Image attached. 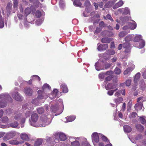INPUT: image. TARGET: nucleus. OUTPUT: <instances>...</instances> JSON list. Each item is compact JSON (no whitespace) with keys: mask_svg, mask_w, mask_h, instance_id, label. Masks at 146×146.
Here are the masks:
<instances>
[{"mask_svg":"<svg viewBox=\"0 0 146 146\" xmlns=\"http://www.w3.org/2000/svg\"><path fill=\"white\" fill-rule=\"evenodd\" d=\"M37 111L38 113L39 114L44 113V114L43 115H45L47 117H48V115H50V117H52L51 115L49 114L50 112L48 110V105H45L44 108H41L37 109Z\"/></svg>","mask_w":146,"mask_h":146,"instance_id":"nucleus-4","label":"nucleus"},{"mask_svg":"<svg viewBox=\"0 0 146 146\" xmlns=\"http://www.w3.org/2000/svg\"><path fill=\"white\" fill-rule=\"evenodd\" d=\"M13 1L14 5L13 7H14L15 8H17L18 3V0H13Z\"/></svg>","mask_w":146,"mask_h":146,"instance_id":"nucleus-60","label":"nucleus"},{"mask_svg":"<svg viewBox=\"0 0 146 146\" xmlns=\"http://www.w3.org/2000/svg\"><path fill=\"white\" fill-rule=\"evenodd\" d=\"M115 53V51L114 50H109L102 55L105 57L104 58L105 59L110 58L109 57V56L111 55H113Z\"/></svg>","mask_w":146,"mask_h":146,"instance_id":"nucleus-15","label":"nucleus"},{"mask_svg":"<svg viewBox=\"0 0 146 146\" xmlns=\"http://www.w3.org/2000/svg\"><path fill=\"white\" fill-rule=\"evenodd\" d=\"M136 127L137 130L140 132H141L143 131L144 129L143 126L140 124H138L137 125H136Z\"/></svg>","mask_w":146,"mask_h":146,"instance_id":"nucleus-38","label":"nucleus"},{"mask_svg":"<svg viewBox=\"0 0 146 146\" xmlns=\"http://www.w3.org/2000/svg\"><path fill=\"white\" fill-rule=\"evenodd\" d=\"M112 39L108 38H104L102 39L101 42L104 43H109L111 41Z\"/></svg>","mask_w":146,"mask_h":146,"instance_id":"nucleus-33","label":"nucleus"},{"mask_svg":"<svg viewBox=\"0 0 146 146\" xmlns=\"http://www.w3.org/2000/svg\"><path fill=\"white\" fill-rule=\"evenodd\" d=\"M31 78H32L33 80H37L38 81H39L40 80V78L38 76L36 75H34L31 77Z\"/></svg>","mask_w":146,"mask_h":146,"instance_id":"nucleus-51","label":"nucleus"},{"mask_svg":"<svg viewBox=\"0 0 146 146\" xmlns=\"http://www.w3.org/2000/svg\"><path fill=\"white\" fill-rule=\"evenodd\" d=\"M59 5L60 8L63 9L65 7V4L64 0H60L59 2Z\"/></svg>","mask_w":146,"mask_h":146,"instance_id":"nucleus-43","label":"nucleus"},{"mask_svg":"<svg viewBox=\"0 0 146 146\" xmlns=\"http://www.w3.org/2000/svg\"><path fill=\"white\" fill-rule=\"evenodd\" d=\"M43 19H39L37 20L36 22V24L38 25H40L42 23L43 21Z\"/></svg>","mask_w":146,"mask_h":146,"instance_id":"nucleus-50","label":"nucleus"},{"mask_svg":"<svg viewBox=\"0 0 146 146\" xmlns=\"http://www.w3.org/2000/svg\"><path fill=\"white\" fill-rule=\"evenodd\" d=\"M58 91L56 89H54L51 95L49 97L50 98L52 99H53L55 98L57 96V94L58 93Z\"/></svg>","mask_w":146,"mask_h":146,"instance_id":"nucleus-22","label":"nucleus"},{"mask_svg":"<svg viewBox=\"0 0 146 146\" xmlns=\"http://www.w3.org/2000/svg\"><path fill=\"white\" fill-rule=\"evenodd\" d=\"M63 108V104L62 100L59 99L57 103L55 105H52L51 107V112L55 113V115H57L60 114L62 111Z\"/></svg>","mask_w":146,"mask_h":146,"instance_id":"nucleus-3","label":"nucleus"},{"mask_svg":"<svg viewBox=\"0 0 146 146\" xmlns=\"http://www.w3.org/2000/svg\"><path fill=\"white\" fill-rule=\"evenodd\" d=\"M128 32L126 31H123L120 32L119 34V36L120 37H123L128 33Z\"/></svg>","mask_w":146,"mask_h":146,"instance_id":"nucleus-45","label":"nucleus"},{"mask_svg":"<svg viewBox=\"0 0 146 146\" xmlns=\"http://www.w3.org/2000/svg\"><path fill=\"white\" fill-rule=\"evenodd\" d=\"M36 16L38 18L40 17L41 15V13L39 11H37L35 13Z\"/></svg>","mask_w":146,"mask_h":146,"instance_id":"nucleus-62","label":"nucleus"},{"mask_svg":"<svg viewBox=\"0 0 146 146\" xmlns=\"http://www.w3.org/2000/svg\"><path fill=\"white\" fill-rule=\"evenodd\" d=\"M99 25L102 28L106 26L104 23L103 21L100 22L99 23Z\"/></svg>","mask_w":146,"mask_h":146,"instance_id":"nucleus-64","label":"nucleus"},{"mask_svg":"<svg viewBox=\"0 0 146 146\" xmlns=\"http://www.w3.org/2000/svg\"><path fill=\"white\" fill-rule=\"evenodd\" d=\"M114 4L113 1H108L104 6L105 8H109L111 7Z\"/></svg>","mask_w":146,"mask_h":146,"instance_id":"nucleus-35","label":"nucleus"},{"mask_svg":"<svg viewBox=\"0 0 146 146\" xmlns=\"http://www.w3.org/2000/svg\"><path fill=\"white\" fill-rule=\"evenodd\" d=\"M9 126L13 128H19L20 127H19V123L17 121H15L13 123H12L9 124V126Z\"/></svg>","mask_w":146,"mask_h":146,"instance_id":"nucleus-29","label":"nucleus"},{"mask_svg":"<svg viewBox=\"0 0 146 146\" xmlns=\"http://www.w3.org/2000/svg\"><path fill=\"white\" fill-rule=\"evenodd\" d=\"M90 11H88V9H86V11L83 13V15L84 17H87L89 15V13H90Z\"/></svg>","mask_w":146,"mask_h":146,"instance_id":"nucleus-57","label":"nucleus"},{"mask_svg":"<svg viewBox=\"0 0 146 146\" xmlns=\"http://www.w3.org/2000/svg\"><path fill=\"white\" fill-rule=\"evenodd\" d=\"M0 99L6 100L10 101H12V99L7 93H3L0 94Z\"/></svg>","mask_w":146,"mask_h":146,"instance_id":"nucleus-16","label":"nucleus"},{"mask_svg":"<svg viewBox=\"0 0 146 146\" xmlns=\"http://www.w3.org/2000/svg\"><path fill=\"white\" fill-rule=\"evenodd\" d=\"M24 90V92L26 95L28 96H31L32 95L33 90L30 88H26Z\"/></svg>","mask_w":146,"mask_h":146,"instance_id":"nucleus-23","label":"nucleus"},{"mask_svg":"<svg viewBox=\"0 0 146 146\" xmlns=\"http://www.w3.org/2000/svg\"><path fill=\"white\" fill-rule=\"evenodd\" d=\"M123 47L125 49V53H129L131 51V47L129 43L126 42L123 44Z\"/></svg>","mask_w":146,"mask_h":146,"instance_id":"nucleus-17","label":"nucleus"},{"mask_svg":"<svg viewBox=\"0 0 146 146\" xmlns=\"http://www.w3.org/2000/svg\"><path fill=\"white\" fill-rule=\"evenodd\" d=\"M76 139L79 140L80 142V146H90V145L86 138L80 137L76 138Z\"/></svg>","mask_w":146,"mask_h":146,"instance_id":"nucleus-12","label":"nucleus"},{"mask_svg":"<svg viewBox=\"0 0 146 146\" xmlns=\"http://www.w3.org/2000/svg\"><path fill=\"white\" fill-rule=\"evenodd\" d=\"M100 133H98L96 132L94 133L92 135V139L93 143L94 146L97 145V143L99 141V137Z\"/></svg>","mask_w":146,"mask_h":146,"instance_id":"nucleus-10","label":"nucleus"},{"mask_svg":"<svg viewBox=\"0 0 146 146\" xmlns=\"http://www.w3.org/2000/svg\"><path fill=\"white\" fill-rule=\"evenodd\" d=\"M31 12V9L29 8H27L25 11V15L27 17Z\"/></svg>","mask_w":146,"mask_h":146,"instance_id":"nucleus-46","label":"nucleus"},{"mask_svg":"<svg viewBox=\"0 0 146 146\" xmlns=\"http://www.w3.org/2000/svg\"><path fill=\"white\" fill-rule=\"evenodd\" d=\"M145 117L144 116L140 117L139 118V121L143 124H146V120L145 119Z\"/></svg>","mask_w":146,"mask_h":146,"instance_id":"nucleus-36","label":"nucleus"},{"mask_svg":"<svg viewBox=\"0 0 146 146\" xmlns=\"http://www.w3.org/2000/svg\"><path fill=\"white\" fill-rule=\"evenodd\" d=\"M16 132L15 131H11L8 133L4 137L3 140L5 141L13 137L16 135Z\"/></svg>","mask_w":146,"mask_h":146,"instance_id":"nucleus-13","label":"nucleus"},{"mask_svg":"<svg viewBox=\"0 0 146 146\" xmlns=\"http://www.w3.org/2000/svg\"><path fill=\"white\" fill-rule=\"evenodd\" d=\"M22 116L21 113L19 111H17L14 113L13 117L16 120L19 121L22 118Z\"/></svg>","mask_w":146,"mask_h":146,"instance_id":"nucleus-19","label":"nucleus"},{"mask_svg":"<svg viewBox=\"0 0 146 146\" xmlns=\"http://www.w3.org/2000/svg\"><path fill=\"white\" fill-rule=\"evenodd\" d=\"M12 97L16 101H21L23 100V98L17 92H13L12 94Z\"/></svg>","mask_w":146,"mask_h":146,"instance_id":"nucleus-14","label":"nucleus"},{"mask_svg":"<svg viewBox=\"0 0 146 146\" xmlns=\"http://www.w3.org/2000/svg\"><path fill=\"white\" fill-rule=\"evenodd\" d=\"M141 42H140L139 46V48H142L145 45V41L143 39L141 40Z\"/></svg>","mask_w":146,"mask_h":146,"instance_id":"nucleus-48","label":"nucleus"},{"mask_svg":"<svg viewBox=\"0 0 146 146\" xmlns=\"http://www.w3.org/2000/svg\"><path fill=\"white\" fill-rule=\"evenodd\" d=\"M112 78V76H109L106 78V81L104 82V84H106L107 81H110L111 79Z\"/></svg>","mask_w":146,"mask_h":146,"instance_id":"nucleus-54","label":"nucleus"},{"mask_svg":"<svg viewBox=\"0 0 146 146\" xmlns=\"http://www.w3.org/2000/svg\"><path fill=\"white\" fill-rule=\"evenodd\" d=\"M123 128L124 131L125 133H129L131 131V128L128 125H125Z\"/></svg>","mask_w":146,"mask_h":146,"instance_id":"nucleus-34","label":"nucleus"},{"mask_svg":"<svg viewBox=\"0 0 146 146\" xmlns=\"http://www.w3.org/2000/svg\"><path fill=\"white\" fill-rule=\"evenodd\" d=\"M123 100V98L121 97H119L116 99H113V101L116 104V106L117 107L118 105L121 103Z\"/></svg>","mask_w":146,"mask_h":146,"instance_id":"nucleus-30","label":"nucleus"},{"mask_svg":"<svg viewBox=\"0 0 146 146\" xmlns=\"http://www.w3.org/2000/svg\"><path fill=\"white\" fill-rule=\"evenodd\" d=\"M123 4V1L121 0H120L118 3H116L113 7V8L114 9H116L119 7L121 6Z\"/></svg>","mask_w":146,"mask_h":146,"instance_id":"nucleus-25","label":"nucleus"},{"mask_svg":"<svg viewBox=\"0 0 146 146\" xmlns=\"http://www.w3.org/2000/svg\"><path fill=\"white\" fill-rule=\"evenodd\" d=\"M90 1L88 0L86 1L84 3V6L86 7H88L90 6Z\"/></svg>","mask_w":146,"mask_h":146,"instance_id":"nucleus-61","label":"nucleus"},{"mask_svg":"<svg viewBox=\"0 0 146 146\" xmlns=\"http://www.w3.org/2000/svg\"><path fill=\"white\" fill-rule=\"evenodd\" d=\"M129 13L130 11L128 8L127 7H125L124 9L123 13L124 14L127 15Z\"/></svg>","mask_w":146,"mask_h":146,"instance_id":"nucleus-58","label":"nucleus"},{"mask_svg":"<svg viewBox=\"0 0 146 146\" xmlns=\"http://www.w3.org/2000/svg\"><path fill=\"white\" fill-rule=\"evenodd\" d=\"M42 139H38L35 141V146H39L42 144Z\"/></svg>","mask_w":146,"mask_h":146,"instance_id":"nucleus-41","label":"nucleus"},{"mask_svg":"<svg viewBox=\"0 0 146 146\" xmlns=\"http://www.w3.org/2000/svg\"><path fill=\"white\" fill-rule=\"evenodd\" d=\"M42 90H39L37 92L38 94L37 98L32 101V103L35 105H39L38 100L47 98L49 96L48 92L51 90V88L47 84H45L42 88Z\"/></svg>","mask_w":146,"mask_h":146,"instance_id":"nucleus-2","label":"nucleus"},{"mask_svg":"<svg viewBox=\"0 0 146 146\" xmlns=\"http://www.w3.org/2000/svg\"><path fill=\"white\" fill-rule=\"evenodd\" d=\"M117 78L113 79L112 83H108L106 86V89L109 90L117 88V87L118 86V84L117 83Z\"/></svg>","mask_w":146,"mask_h":146,"instance_id":"nucleus-5","label":"nucleus"},{"mask_svg":"<svg viewBox=\"0 0 146 146\" xmlns=\"http://www.w3.org/2000/svg\"><path fill=\"white\" fill-rule=\"evenodd\" d=\"M142 39V37L141 35H136L135 36L134 38L133 41L135 42H138Z\"/></svg>","mask_w":146,"mask_h":146,"instance_id":"nucleus-31","label":"nucleus"},{"mask_svg":"<svg viewBox=\"0 0 146 146\" xmlns=\"http://www.w3.org/2000/svg\"><path fill=\"white\" fill-rule=\"evenodd\" d=\"M137 114L135 112H133L129 115V117L131 119H133L137 116Z\"/></svg>","mask_w":146,"mask_h":146,"instance_id":"nucleus-49","label":"nucleus"},{"mask_svg":"<svg viewBox=\"0 0 146 146\" xmlns=\"http://www.w3.org/2000/svg\"><path fill=\"white\" fill-rule=\"evenodd\" d=\"M33 109V106L31 104H26L23 106L22 110H25L26 111L25 115L26 118L30 116L31 112Z\"/></svg>","mask_w":146,"mask_h":146,"instance_id":"nucleus-6","label":"nucleus"},{"mask_svg":"<svg viewBox=\"0 0 146 146\" xmlns=\"http://www.w3.org/2000/svg\"><path fill=\"white\" fill-rule=\"evenodd\" d=\"M113 72L112 71H109L106 72L105 73L106 75H110L112 74H113Z\"/></svg>","mask_w":146,"mask_h":146,"instance_id":"nucleus-63","label":"nucleus"},{"mask_svg":"<svg viewBox=\"0 0 146 146\" xmlns=\"http://www.w3.org/2000/svg\"><path fill=\"white\" fill-rule=\"evenodd\" d=\"M50 115H48L47 117L45 115H42L40 117V124L36 123L38 118V115L36 113H33L31 115V121L30 122L31 125L35 127H44L50 124L51 119L50 118Z\"/></svg>","mask_w":146,"mask_h":146,"instance_id":"nucleus-1","label":"nucleus"},{"mask_svg":"<svg viewBox=\"0 0 146 146\" xmlns=\"http://www.w3.org/2000/svg\"><path fill=\"white\" fill-rule=\"evenodd\" d=\"M133 36L132 35L127 36L125 38V40L126 42L129 41L131 40Z\"/></svg>","mask_w":146,"mask_h":146,"instance_id":"nucleus-52","label":"nucleus"},{"mask_svg":"<svg viewBox=\"0 0 146 146\" xmlns=\"http://www.w3.org/2000/svg\"><path fill=\"white\" fill-rule=\"evenodd\" d=\"M76 118V116L75 115L70 116L64 118L63 121L65 122H72Z\"/></svg>","mask_w":146,"mask_h":146,"instance_id":"nucleus-20","label":"nucleus"},{"mask_svg":"<svg viewBox=\"0 0 146 146\" xmlns=\"http://www.w3.org/2000/svg\"><path fill=\"white\" fill-rule=\"evenodd\" d=\"M131 80L130 79L127 80L125 82V84L126 86H129L131 84Z\"/></svg>","mask_w":146,"mask_h":146,"instance_id":"nucleus-53","label":"nucleus"},{"mask_svg":"<svg viewBox=\"0 0 146 146\" xmlns=\"http://www.w3.org/2000/svg\"><path fill=\"white\" fill-rule=\"evenodd\" d=\"M121 70L117 68H116L114 70V72L117 74H119L121 72Z\"/></svg>","mask_w":146,"mask_h":146,"instance_id":"nucleus-56","label":"nucleus"},{"mask_svg":"<svg viewBox=\"0 0 146 146\" xmlns=\"http://www.w3.org/2000/svg\"><path fill=\"white\" fill-rule=\"evenodd\" d=\"M100 135V137L102 139V140L104 141L108 142H109V141L108 139L106 137L103 135L102 134H101Z\"/></svg>","mask_w":146,"mask_h":146,"instance_id":"nucleus-44","label":"nucleus"},{"mask_svg":"<svg viewBox=\"0 0 146 146\" xmlns=\"http://www.w3.org/2000/svg\"><path fill=\"white\" fill-rule=\"evenodd\" d=\"M71 144L72 146H80V142L77 140L72 142Z\"/></svg>","mask_w":146,"mask_h":146,"instance_id":"nucleus-39","label":"nucleus"},{"mask_svg":"<svg viewBox=\"0 0 146 146\" xmlns=\"http://www.w3.org/2000/svg\"><path fill=\"white\" fill-rule=\"evenodd\" d=\"M141 76V74L140 72L137 73L135 76L134 79V82L135 86H133L132 88V90H135L137 88L136 86H137V84Z\"/></svg>","mask_w":146,"mask_h":146,"instance_id":"nucleus-11","label":"nucleus"},{"mask_svg":"<svg viewBox=\"0 0 146 146\" xmlns=\"http://www.w3.org/2000/svg\"><path fill=\"white\" fill-rule=\"evenodd\" d=\"M12 6V4L10 3H8L6 7V10L7 11V14L8 15V13H9L10 12V10L11 9V7Z\"/></svg>","mask_w":146,"mask_h":146,"instance_id":"nucleus-37","label":"nucleus"},{"mask_svg":"<svg viewBox=\"0 0 146 146\" xmlns=\"http://www.w3.org/2000/svg\"><path fill=\"white\" fill-rule=\"evenodd\" d=\"M7 104L5 102H3L2 101L0 102V108H4L7 106Z\"/></svg>","mask_w":146,"mask_h":146,"instance_id":"nucleus-55","label":"nucleus"},{"mask_svg":"<svg viewBox=\"0 0 146 146\" xmlns=\"http://www.w3.org/2000/svg\"><path fill=\"white\" fill-rule=\"evenodd\" d=\"M131 19V17H130L124 16L121 17L120 20L123 23H124L130 20Z\"/></svg>","mask_w":146,"mask_h":146,"instance_id":"nucleus-24","label":"nucleus"},{"mask_svg":"<svg viewBox=\"0 0 146 146\" xmlns=\"http://www.w3.org/2000/svg\"><path fill=\"white\" fill-rule=\"evenodd\" d=\"M20 11L17 14V16L19 19H23V9L22 6L20 8Z\"/></svg>","mask_w":146,"mask_h":146,"instance_id":"nucleus-26","label":"nucleus"},{"mask_svg":"<svg viewBox=\"0 0 146 146\" xmlns=\"http://www.w3.org/2000/svg\"><path fill=\"white\" fill-rule=\"evenodd\" d=\"M108 46L107 44H100V43H98L97 45V49L99 51L105 50L108 48Z\"/></svg>","mask_w":146,"mask_h":146,"instance_id":"nucleus-18","label":"nucleus"},{"mask_svg":"<svg viewBox=\"0 0 146 146\" xmlns=\"http://www.w3.org/2000/svg\"><path fill=\"white\" fill-rule=\"evenodd\" d=\"M20 137L23 140L28 141L29 139L27 135L25 133H23L21 134Z\"/></svg>","mask_w":146,"mask_h":146,"instance_id":"nucleus-28","label":"nucleus"},{"mask_svg":"<svg viewBox=\"0 0 146 146\" xmlns=\"http://www.w3.org/2000/svg\"><path fill=\"white\" fill-rule=\"evenodd\" d=\"M118 90L117 88H116L114 90H109L107 92V94L109 96H112L115 92Z\"/></svg>","mask_w":146,"mask_h":146,"instance_id":"nucleus-42","label":"nucleus"},{"mask_svg":"<svg viewBox=\"0 0 146 146\" xmlns=\"http://www.w3.org/2000/svg\"><path fill=\"white\" fill-rule=\"evenodd\" d=\"M61 88L64 93H66L68 92V89L67 86L64 84H63L61 85Z\"/></svg>","mask_w":146,"mask_h":146,"instance_id":"nucleus-32","label":"nucleus"},{"mask_svg":"<svg viewBox=\"0 0 146 146\" xmlns=\"http://www.w3.org/2000/svg\"><path fill=\"white\" fill-rule=\"evenodd\" d=\"M143 97H140L137 99V103L135 105V108L136 110H140L142 108L143 102L144 101Z\"/></svg>","mask_w":146,"mask_h":146,"instance_id":"nucleus-9","label":"nucleus"},{"mask_svg":"<svg viewBox=\"0 0 146 146\" xmlns=\"http://www.w3.org/2000/svg\"><path fill=\"white\" fill-rule=\"evenodd\" d=\"M106 74L105 73H100L99 75V77L100 79H104V77H105Z\"/></svg>","mask_w":146,"mask_h":146,"instance_id":"nucleus-59","label":"nucleus"},{"mask_svg":"<svg viewBox=\"0 0 146 146\" xmlns=\"http://www.w3.org/2000/svg\"><path fill=\"white\" fill-rule=\"evenodd\" d=\"M95 66L96 69L97 71H99L104 69L102 68L100 63L98 62H96L95 63Z\"/></svg>","mask_w":146,"mask_h":146,"instance_id":"nucleus-27","label":"nucleus"},{"mask_svg":"<svg viewBox=\"0 0 146 146\" xmlns=\"http://www.w3.org/2000/svg\"><path fill=\"white\" fill-rule=\"evenodd\" d=\"M66 139V135L62 133H56L54 135V141L56 143L58 142L59 140L64 141Z\"/></svg>","mask_w":146,"mask_h":146,"instance_id":"nucleus-7","label":"nucleus"},{"mask_svg":"<svg viewBox=\"0 0 146 146\" xmlns=\"http://www.w3.org/2000/svg\"><path fill=\"white\" fill-rule=\"evenodd\" d=\"M1 122L3 123H7L9 121V119L7 117H4L1 119Z\"/></svg>","mask_w":146,"mask_h":146,"instance_id":"nucleus-47","label":"nucleus"},{"mask_svg":"<svg viewBox=\"0 0 146 146\" xmlns=\"http://www.w3.org/2000/svg\"><path fill=\"white\" fill-rule=\"evenodd\" d=\"M133 23H129L128 25L129 28L131 30H133L135 29L137 27V24L136 22L132 20Z\"/></svg>","mask_w":146,"mask_h":146,"instance_id":"nucleus-21","label":"nucleus"},{"mask_svg":"<svg viewBox=\"0 0 146 146\" xmlns=\"http://www.w3.org/2000/svg\"><path fill=\"white\" fill-rule=\"evenodd\" d=\"M129 67L127 68L123 72L124 75H129L131 72L134 69L135 66L133 64L132 61L130 62L128 64Z\"/></svg>","mask_w":146,"mask_h":146,"instance_id":"nucleus-8","label":"nucleus"},{"mask_svg":"<svg viewBox=\"0 0 146 146\" xmlns=\"http://www.w3.org/2000/svg\"><path fill=\"white\" fill-rule=\"evenodd\" d=\"M73 4L76 7H80L82 5L81 3L79 0H74Z\"/></svg>","mask_w":146,"mask_h":146,"instance_id":"nucleus-40","label":"nucleus"}]
</instances>
